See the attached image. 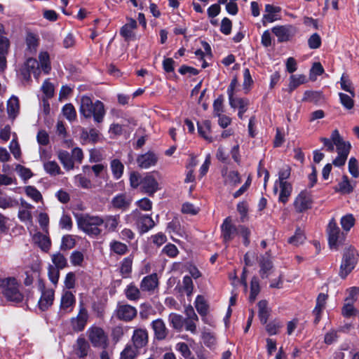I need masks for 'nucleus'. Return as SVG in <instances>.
<instances>
[{
	"mask_svg": "<svg viewBox=\"0 0 359 359\" xmlns=\"http://www.w3.org/2000/svg\"><path fill=\"white\" fill-rule=\"evenodd\" d=\"M39 62L34 58H28L20 69V74L22 79L28 81L30 79V74L32 73L36 79L40 76L39 66L44 74H48L50 69L49 55L47 52H41L39 55Z\"/></svg>",
	"mask_w": 359,
	"mask_h": 359,
	"instance_id": "1",
	"label": "nucleus"
},
{
	"mask_svg": "<svg viewBox=\"0 0 359 359\" xmlns=\"http://www.w3.org/2000/svg\"><path fill=\"white\" fill-rule=\"evenodd\" d=\"M79 111L85 118L93 116L95 121L100 123L104 115V104L99 100L93 103L89 97L83 96L81 98Z\"/></svg>",
	"mask_w": 359,
	"mask_h": 359,
	"instance_id": "2",
	"label": "nucleus"
},
{
	"mask_svg": "<svg viewBox=\"0 0 359 359\" xmlns=\"http://www.w3.org/2000/svg\"><path fill=\"white\" fill-rule=\"evenodd\" d=\"M102 217L89 215H82L77 219L78 227L91 236H99L102 231L99 228L103 224Z\"/></svg>",
	"mask_w": 359,
	"mask_h": 359,
	"instance_id": "3",
	"label": "nucleus"
},
{
	"mask_svg": "<svg viewBox=\"0 0 359 359\" xmlns=\"http://www.w3.org/2000/svg\"><path fill=\"white\" fill-rule=\"evenodd\" d=\"M222 236L226 242L233 239L237 236H241L243 238V243L245 246H248L250 243L248 236L250 232L249 229L242 225L238 226L233 225L228 218L224 220L222 226Z\"/></svg>",
	"mask_w": 359,
	"mask_h": 359,
	"instance_id": "4",
	"label": "nucleus"
},
{
	"mask_svg": "<svg viewBox=\"0 0 359 359\" xmlns=\"http://www.w3.org/2000/svg\"><path fill=\"white\" fill-rule=\"evenodd\" d=\"M0 290L8 301L20 302L23 299V296L19 290V284L14 278L0 279Z\"/></svg>",
	"mask_w": 359,
	"mask_h": 359,
	"instance_id": "5",
	"label": "nucleus"
},
{
	"mask_svg": "<svg viewBox=\"0 0 359 359\" xmlns=\"http://www.w3.org/2000/svg\"><path fill=\"white\" fill-rule=\"evenodd\" d=\"M332 140L336 145L338 156L333 161L332 163L337 167H340L345 164L351 149V144L348 142L343 140L337 130L332 132Z\"/></svg>",
	"mask_w": 359,
	"mask_h": 359,
	"instance_id": "6",
	"label": "nucleus"
},
{
	"mask_svg": "<svg viewBox=\"0 0 359 359\" xmlns=\"http://www.w3.org/2000/svg\"><path fill=\"white\" fill-rule=\"evenodd\" d=\"M328 243L331 249H337L344 241V233L340 231L335 220L332 219L327 226Z\"/></svg>",
	"mask_w": 359,
	"mask_h": 359,
	"instance_id": "7",
	"label": "nucleus"
},
{
	"mask_svg": "<svg viewBox=\"0 0 359 359\" xmlns=\"http://www.w3.org/2000/svg\"><path fill=\"white\" fill-rule=\"evenodd\" d=\"M130 216L135 220L140 233H147L156 226V222L150 215L142 214L137 210L133 211Z\"/></svg>",
	"mask_w": 359,
	"mask_h": 359,
	"instance_id": "8",
	"label": "nucleus"
},
{
	"mask_svg": "<svg viewBox=\"0 0 359 359\" xmlns=\"http://www.w3.org/2000/svg\"><path fill=\"white\" fill-rule=\"evenodd\" d=\"M76 304V297L74 294L69 290H64L60 298V303L57 316L62 318L68 313L73 311Z\"/></svg>",
	"mask_w": 359,
	"mask_h": 359,
	"instance_id": "9",
	"label": "nucleus"
},
{
	"mask_svg": "<svg viewBox=\"0 0 359 359\" xmlns=\"http://www.w3.org/2000/svg\"><path fill=\"white\" fill-rule=\"evenodd\" d=\"M356 252L353 249H346L343 255L340 266L339 276L344 278L355 268L356 264Z\"/></svg>",
	"mask_w": 359,
	"mask_h": 359,
	"instance_id": "10",
	"label": "nucleus"
},
{
	"mask_svg": "<svg viewBox=\"0 0 359 359\" xmlns=\"http://www.w3.org/2000/svg\"><path fill=\"white\" fill-rule=\"evenodd\" d=\"M88 337L95 347L105 348L107 346V336L104 330L97 327H93L88 330Z\"/></svg>",
	"mask_w": 359,
	"mask_h": 359,
	"instance_id": "11",
	"label": "nucleus"
},
{
	"mask_svg": "<svg viewBox=\"0 0 359 359\" xmlns=\"http://www.w3.org/2000/svg\"><path fill=\"white\" fill-rule=\"evenodd\" d=\"M154 173L147 172L142 178L141 189L149 196H153L160 189L159 184L156 180Z\"/></svg>",
	"mask_w": 359,
	"mask_h": 359,
	"instance_id": "12",
	"label": "nucleus"
},
{
	"mask_svg": "<svg viewBox=\"0 0 359 359\" xmlns=\"http://www.w3.org/2000/svg\"><path fill=\"white\" fill-rule=\"evenodd\" d=\"M311 194L306 190L302 191L295 198L294 207L297 212H302L310 209L312 205Z\"/></svg>",
	"mask_w": 359,
	"mask_h": 359,
	"instance_id": "13",
	"label": "nucleus"
},
{
	"mask_svg": "<svg viewBox=\"0 0 359 359\" xmlns=\"http://www.w3.org/2000/svg\"><path fill=\"white\" fill-rule=\"evenodd\" d=\"M279 42L287 41L296 32V29L291 25L275 26L271 29Z\"/></svg>",
	"mask_w": 359,
	"mask_h": 359,
	"instance_id": "14",
	"label": "nucleus"
},
{
	"mask_svg": "<svg viewBox=\"0 0 359 359\" xmlns=\"http://www.w3.org/2000/svg\"><path fill=\"white\" fill-rule=\"evenodd\" d=\"M88 318L87 310L82 306H80L79 313L76 317L71 318V325L76 332L82 331L87 323Z\"/></svg>",
	"mask_w": 359,
	"mask_h": 359,
	"instance_id": "15",
	"label": "nucleus"
},
{
	"mask_svg": "<svg viewBox=\"0 0 359 359\" xmlns=\"http://www.w3.org/2000/svg\"><path fill=\"white\" fill-rule=\"evenodd\" d=\"M158 156L153 151H148L147 153L139 155L137 157L136 161L137 165L142 169H148L152 166L156 165L158 162Z\"/></svg>",
	"mask_w": 359,
	"mask_h": 359,
	"instance_id": "16",
	"label": "nucleus"
},
{
	"mask_svg": "<svg viewBox=\"0 0 359 359\" xmlns=\"http://www.w3.org/2000/svg\"><path fill=\"white\" fill-rule=\"evenodd\" d=\"M132 203L131 197L126 194H118L116 195L111 201V207L114 209L121 211L127 210Z\"/></svg>",
	"mask_w": 359,
	"mask_h": 359,
	"instance_id": "17",
	"label": "nucleus"
},
{
	"mask_svg": "<svg viewBox=\"0 0 359 359\" xmlns=\"http://www.w3.org/2000/svg\"><path fill=\"white\" fill-rule=\"evenodd\" d=\"M116 315L120 320L130 321L137 316V309L128 304H120L117 306Z\"/></svg>",
	"mask_w": 359,
	"mask_h": 359,
	"instance_id": "18",
	"label": "nucleus"
},
{
	"mask_svg": "<svg viewBox=\"0 0 359 359\" xmlns=\"http://www.w3.org/2000/svg\"><path fill=\"white\" fill-rule=\"evenodd\" d=\"M222 175L224 184L231 188H233L241 182L240 175L236 170L224 168L222 170Z\"/></svg>",
	"mask_w": 359,
	"mask_h": 359,
	"instance_id": "19",
	"label": "nucleus"
},
{
	"mask_svg": "<svg viewBox=\"0 0 359 359\" xmlns=\"http://www.w3.org/2000/svg\"><path fill=\"white\" fill-rule=\"evenodd\" d=\"M148 332L145 328H137L134 330L132 341L136 348H141L148 343Z\"/></svg>",
	"mask_w": 359,
	"mask_h": 359,
	"instance_id": "20",
	"label": "nucleus"
},
{
	"mask_svg": "<svg viewBox=\"0 0 359 359\" xmlns=\"http://www.w3.org/2000/svg\"><path fill=\"white\" fill-rule=\"evenodd\" d=\"M9 46L8 38L0 34V73H3L7 67L6 56Z\"/></svg>",
	"mask_w": 359,
	"mask_h": 359,
	"instance_id": "21",
	"label": "nucleus"
},
{
	"mask_svg": "<svg viewBox=\"0 0 359 359\" xmlns=\"http://www.w3.org/2000/svg\"><path fill=\"white\" fill-rule=\"evenodd\" d=\"M55 291L50 288H43L41 296L39 300V306L41 310L48 309L53 303Z\"/></svg>",
	"mask_w": 359,
	"mask_h": 359,
	"instance_id": "22",
	"label": "nucleus"
},
{
	"mask_svg": "<svg viewBox=\"0 0 359 359\" xmlns=\"http://www.w3.org/2000/svg\"><path fill=\"white\" fill-rule=\"evenodd\" d=\"M151 328L157 340H163L168 334V330L163 320L161 318L152 321Z\"/></svg>",
	"mask_w": 359,
	"mask_h": 359,
	"instance_id": "23",
	"label": "nucleus"
},
{
	"mask_svg": "<svg viewBox=\"0 0 359 359\" xmlns=\"http://www.w3.org/2000/svg\"><path fill=\"white\" fill-rule=\"evenodd\" d=\"M158 285V280L156 273H152L145 276L140 283V288L142 291H154Z\"/></svg>",
	"mask_w": 359,
	"mask_h": 359,
	"instance_id": "24",
	"label": "nucleus"
},
{
	"mask_svg": "<svg viewBox=\"0 0 359 359\" xmlns=\"http://www.w3.org/2000/svg\"><path fill=\"white\" fill-rule=\"evenodd\" d=\"M230 106L233 109H238V116L240 118H243L244 113L247 111L249 100L247 99L233 97L229 100Z\"/></svg>",
	"mask_w": 359,
	"mask_h": 359,
	"instance_id": "25",
	"label": "nucleus"
},
{
	"mask_svg": "<svg viewBox=\"0 0 359 359\" xmlns=\"http://www.w3.org/2000/svg\"><path fill=\"white\" fill-rule=\"evenodd\" d=\"M185 312L187 315V319H185V329L194 333L196 332V322L198 320V318L192 306L187 307Z\"/></svg>",
	"mask_w": 359,
	"mask_h": 359,
	"instance_id": "26",
	"label": "nucleus"
},
{
	"mask_svg": "<svg viewBox=\"0 0 359 359\" xmlns=\"http://www.w3.org/2000/svg\"><path fill=\"white\" fill-rule=\"evenodd\" d=\"M280 8L278 6H274L271 4H266L265 14L263 15V23L273 22L279 19L278 13Z\"/></svg>",
	"mask_w": 359,
	"mask_h": 359,
	"instance_id": "27",
	"label": "nucleus"
},
{
	"mask_svg": "<svg viewBox=\"0 0 359 359\" xmlns=\"http://www.w3.org/2000/svg\"><path fill=\"white\" fill-rule=\"evenodd\" d=\"M203 344L211 350L215 349L217 346V338L212 329L203 327Z\"/></svg>",
	"mask_w": 359,
	"mask_h": 359,
	"instance_id": "28",
	"label": "nucleus"
},
{
	"mask_svg": "<svg viewBox=\"0 0 359 359\" xmlns=\"http://www.w3.org/2000/svg\"><path fill=\"white\" fill-rule=\"evenodd\" d=\"M260 266V275L262 278H267L270 271L272 269V262L269 255L266 253L264 255L262 256L259 261Z\"/></svg>",
	"mask_w": 359,
	"mask_h": 359,
	"instance_id": "29",
	"label": "nucleus"
},
{
	"mask_svg": "<svg viewBox=\"0 0 359 359\" xmlns=\"http://www.w3.org/2000/svg\"><path fill=\"white\" fill-rule=\"evenodd\" d=\"M280 187V193L278 196V201L283 203H286L291 195L292 187L289 182H283L278 184V187Z\"/></svg>",
	"mask_w": 359,
	"mask_h": 359,
	"instance_id": "30",
	"label": "nucleus"
},
{
	"mask_svg": "<svg viewBox=\"0 0 359 359\" xmlns=\"http://www.w3.org/2000/svg\"><path fill=\"white\" fill-rule=\"evenodd\" d=\"M20 110L19 100L16 96H12L7 102V111L9 117L14 119Z\"/></svg>",
	"mask_w": 359,
	"mask_h": 359,
	"instance_id": "31",
	"label": "nucleus"
},
{
	"mask_svg": "<svg viewBox=\"0 0 359 359\" xmlns=\"http://www.w3.org/2000/svg\"><path fill=\"white\" fill-rule=\"evenodd\" d=\"M103 224L105 229L109 231H115L120 222L119 215H107L102 218Z\"/></svg>",
	"mask_w": 359,
	"mask_h": 359,
	"instance_id": "32",
	"label": "nucleus"
},
{
	"mask_svg": "<svg viewBox=\"0 0 359 359\" xmlns=\"http://www.w3.org/2000/svg\"><path fill=\"white\" fill-rule=\"evenodd\" d=\"M137 28V22L133 19H129L128 22L123 25L120 31L121 35L125 38L126 41L130 39L133 36V32Z\"/></svg>",
	"mask_w": 359,
	"mask_h": 359,
	"instance_id": "33",
	"label": "nucleus"
},
{
	"mask_svg": "<svg viewBox=\"0 0 359 359\" xmlns=\"http://www.w3.org/2000/svg\"><path fill=\"white\" fill-rule=\"evenodd\" d=\"M327 296L323 293L319 294L316 299V305L314 308L313 313L316 316L315 322L317 323L320 316L322 311L325 309Z\"/></svg>",
	"mask_w": 359,
	"mask_h": 359,
	"instance_id": "34",
	"label": "nucleus"
},
{
	"mask_svg": "<svg viewBox=\"0 0 359 359\" xmlns=\"http://www.w3.org/2000/svg\"><path fill=\"white\" fill-rule=\"evenodd\" d=\"M33 239L43 251H47L49 249L50 241L47 236L38 232L34 235Z\"/></svg>",
	"mask_w": 359,
	"mask_h": 359,
	"instance_id": "35",
	"label": "nucleus"
},
{
	"mask_svg": "<svg viewBox=\"0 0 359 359\" xmlns=\"http://www.w3.org/2000/svg\"><path fill=\"white\" fill-rule=\"evenodd\" d=\"M57 156L65 169H67V170L73 169L74 161L68 151H60L58 152Z\"/></svg>",
	"mask_w": 359,
	"mask_h": 359,
	"instance_id": "36",
	"label": "nucleus"
},
{
	"mask_svg": "<svg viewBox=\"0 0 359 359\" xmlns=\"http://www.w3.org/2000/svg\"><path fill=\"white\" fill-rule=\"evenodd\" d=\"M18 205V202L11 198V196H6L3 194L0 189V208L2 209H8L15 208Z\"/></svg>",
	"mask_w": 359,
	"mask_h": 359,
	"instance_id": "37",
	"label": "nucleus"
},
{
	"mask_svg": "<svg viewBox=\"0 0 359 359\" xmlns=\"http://www.w3.org/2000/svg\"><path fill=\"white\" fill-rule=\"evenodd\" d=\"M111 170L116 180L120 179L123 173L124 165L118 159H114L110 163Z\"/></svg>",
	"mask_w": 359,
	"mask_h": 359,
	"instance_id": "38",
	"label": "nucleus"
},
{
	"mask_svg": "<svg viewBox=\"0 0 359 359\" xmlns=\"http://www.w3.org/2000/svg\"><path fill=\"white\" fill-rule=\"evenodd\" d=\"M306 76L303 74H294L290 77L289 90L293 91L299 86L306 83Z\"/></svg>",
	"mask_w": 359,
	"mask_h": 359,
	"instance_id": "39",
	"label": "nucleus"
},
{
	"mask_svg": "<svg viewBox=\"0 0 359 359\" xmlns=\"http://www.w3.org/2000/svg\"><path fill=\"white\" fill-rule=\"evenodd\" d=\"M169 321L172 327L175 330H181L185 326V319L177 313H171L169 316Z\"/></svg>",
	"mask_w": 359,
	"mask_h": 359,
	"instance_id": "40",
	"label": "nucleus"
},
{
	"mask_svg": "<svg viewBox=\"0 0 359 359\" xmlns=\"http://www.w3.org/2000/svg\"><path fill=\"white\" fill-rule=\"evenodd\" d=\"M322 99L323 95L320 92L308 90L304 93L302 100L304 102H309L317 104Z\"/></svg>",
	"mask_w": 359,
	"mask_h": 359,
	"instance_id": "41",
	"label": "nucleus"
},
{
	"mask_svg": "<svg viewBox=\"0 0 359 359\" xmlns=\"http://www.w3.org/2000/svg\"><path fill=\"white\" fill-rule=\"evenodd\" d=\"M51 260L55 266L54 267L62 269L67 265V260L66 257L60 252L53 254L51 256Z\"/></svg>",
	"mask_w": 359,
	"mask_h": 359,
	"instance_id": "42",
	"label": "nucleus"
},
{
	"mask_svg": "<svg viewBox=\"0 0 359 359\" xmlns=\"http://www.w3.org/2000/svg\"><path fill=\"white\" fill-rule=\"evenodd\" d=\"M266 301L262 300L258 303L259 317L262 324H265L267 321L269 311L267 306Z\"/></svg>",
	"mask_w": 359,
	"mask_h": 359,
	"instance_id": "43",
	"label": "nucleus"
},
{
	"mask_svg": "<svg viewBox=\"0 0 359 359\" xmlns=\"http://www.w3.org/2000/svg\"><path fill=\"white\" fill-rule=\"evenodd\" d=\"M109 247L111 252L119 255L126 254L128 250V246L126 244L116 241L111 242Z\"/></svg>",
	"mask_w": 359,
	"mask_h": 359,
	"instance_id": "44",
	"label": "nucleus"
},
{
	"mask_svg": "<svg viewBox=\"0 0 359 359\" xmlns=\"http://www.w3.org/2000/svg\"><path fill=\"white\" fill-rule=\"evenodd\" d=\"M44 170L50 175H58L61 173L60 168L58 164L53 161L45 162L43 163Z\"/></svg>",
	"mask_w": 359,
	"mask_h": 359,
	"instance_id": "45",
	"label": "nucleus"
},
{
	"mask_svg": "<svg viewBox=\"0 0 359 359\" xmlns=\"http://www.w3.org/2000/svg\"><path fill=\"white\" fill-rule=\"evenodd\" d=\"M126 297L131 301H135L140 298V291L134 285H129L125 290Z\"/></svg>",
	"mask_w": 359,
	"mask_h": 359,
	"instance_id": "46",
	"label": "nucleus"
},
{
	"mask_svg": "<svg viewBox=\"0 0 359 359\" xmlns=\"http://www.w3.org/2000/svg\"><path fill=\"white\" fill-rule=\"evenodd\" d=\"M88 344L83 338H79L76 341V353L79 357H84L88 353Z\"/></svg>",
	"mask_w": 359,
	"mask_h": 359,
	"instance_id": "47",
	"label": "nucleus"
},
{
	"mask_svg": "<svg viewBox=\"0 0 359 359\" xmlns=\"http://www.w3.org/2000/svg\"><path fill=\"white\" fill-rule=\"evenodd\" d=\"M290 176V169L287 167L285 168H283L279 171L278 173V180L276 181L274 187H273V191L274 193L278 192V184H281L283 182H287L286 181L287 179H288Z\"/></svg>",
	"mask_w": 359,
	"mask_h": 359,
	"instance_id": "48",
	"label": "nucleus"
},
{
	"mask_svg": "<svg viewBox=\"0 0 359 359\" xmlns=\"http://www.w3.org/2000/svg\"><path fill=\"white\" fill-rule=\"evenodd\" d=\"M305 239L304 232L300 229H297L294 235L288 239V243L294 246H299L304 242Z\"/></svg>",
	"mask_w": 359,
	"mask_h": 359,
	"instance_id": "49",
	"label": "nucleus"
},
{
	"mask_svg": "<svg viewBox=\"0 0 359 359\" xmlns=\"http://www.w3.org/2000/svg\"><path fill=\"white\" fill-rule=\"evenodd\" d=\"M26 43L30 53H35L39 46V39L35 34L29 33L27 36Z\"/></svg>",
	"mask_w": 359,
	"mask_h": 359,
	"instance_id": "50",
	"label": "nucleus"
},
{
	"mask_svg": "<svg viewBox=\"0 0 359 359\" xmlns=\"http://www.w3.org/2000/svg\"><path fill=\"white\" fill-rule=\"evenodd\" d=\"M208 306L203 301V327H207L205 325L210 327V329H214L215 327V320L214 318L208 314Z\"/></svg>",
	"mask_w": 359,
	"mask_h": 359,
	"instance_id": "51",
	"label": "nucleus"
},
{
	"mask_svg": "<svg viewBox=\"0 0 359 359\" xmlns=\"http://www.w3.org/2000/svg\"><path fill=\"white\" fill-rule=\"evenodd\" d=\"M341 225L344 231H348L355 224V219L351 214L343 216L340 221Z\"/></svg>",
	"mask_w": 359,
	"mask_h": 359,
	"instance_id": "52",
	"label": "nucleus"
},
{
	"mask_svg": "<svg viewBox=\"0 0 359 359\" xmlns=\"http://www.w3.org/2000/svg\"><path fill=\"white\" fill-rule=\"evenodd\" d=\"M62 113L69 121H72L76 118V110L72 104H66L62 108Z\"/></svg>",
	"mask_w": 359,
	"mask_h": 359,
	"instance_id": "53",
	"label": "nucleus"
},
{
	"mask_svg": "<svg viewBox=\"0 0 359 359\" xmlns=\"http://www.w3.org/2000/svg\"><path fill=\"white\" fill-rule=\"evenodd\" d=\"M182 289L186 292L187 297H190L193 292V281L191 277L185 276L181 285Z\"/></svg>",
	"mask_w": 359,
	"mask_h": 359,
	"instance_id": "54",
	"label": "nucleus"
},
{
	"mask_svg": "<svg viewBox=\"0 0 359 359\" xmlns=\"http://www.w3.org/2000/svg\"><path fill=\"white\" fill-rule=\"evenodd\" d=\"M259 292V283L257 277H253L251 280L250 301L254 302Z\"/></svg>",
	"mask_w": 359,
	"mask_h": 359,
	"instance_id": "55",
	"label": "nucleus"
},
{
	"mask_svg": "<svg viewBox=\"0 0 359 359\" xmlns=\"http://www.w3.org/2000/svg\"><path fill=\"white\" fill-rule=\"evenodd\" d=\"M341 104L347 109H351L353 107L354 102L352 95H348L342 93L339 94Z\"/></svg>",
	"mask_w": 359,
	"mask_h": 359,
	"instance_id": "56",
	"label": "nucleus"
},
{
	"mask_svg": "<svg viewBox=\"0 0 359 359\" xmlns=\"http://www.w3.org/2000/svg\"><path fill=\"white\" fill-rule=\"evenodd\" d=\"M137 355L136 348L130 345L125 347L121 353V359H134Z\"/></svg>",
	"mask_w": 359,
	"mask_h": 359,
	"instance_id": "57",
	"label": "nucleus"
},
{
	"mask_svg": "<svg viewBox=\"0 0 359 359\" xmlns=\"http://www.w3.org/2000/svg\"><path fill=\"white\" fill-rule=\"evenodd\" d=\"M133 258L130 256L123 259L121 265V272L123 275L127 276L132 271Z\"/></svg>",
	"mask_w": 359,
	"mask_h": 359,
	"instance_id": "58",
	"label": "nucleus"
},
{
	"mask_svg": "<svg viewBox=\"0 0 359 359\" xmlns=\"http://www.w3.org/2000/svg\"><path fill=\"white\" fill-rule=\"evenodd\" d=\"M76 242L74 237L71 235L64 236L62 238L61 249L69 250L75 246Z\"/></svg>",
	"mask_w": 359,
	"mask_h": 359,
	"instance_id": "59",
	"label": "nucleus"
},
{
	"mask_svg": "<svg viewBox=\"0 0 359 359\" xmlns=\"http://www.w3.org/2000/svg\"><path fill=\"white\" fill-rule=\"evenodd\" d=\"M162 253L170 258H174L179 254V250L174 244L168 243L162 249Z\"/></svg>",
	"mask_w": 359,
	"mask_h": 359,
	"instance_id": "60",
	"label": "nucleus"
},
{
	"mask_svg": "<svg viewBox=\"0 0 359 359\" xmlns=\"http://www.w3.org/2000/svg\"><path fill=\"white\" fill-rule=\"evenodd\" d=\"M15 170L19 176L24 180H27L31 178L32 176V172L30 169L25 168L20 164L16 165Z\"/></svg>",
	"mask_w": 359,
	"mask_h": 359,
	"instance_id": "61",
	"label": "nucleus"
},
{
	"mask_svg": "<svg viewBox=\"0 0 359 359\" xmlns=\"http://www.w3.org/2000/svg\"><path fill=\"white\" fill-rule=\"evenodd\" d=\"M348 171L353 177H359V165L357 160L353 157L348 161Z\"/></svg>",
	"mask_w": 359,
	"mask_h": 359,
	"instance_id": "62",
	"label": "nucleus"
},
{
	"mask_svg": "<svg viewBox=\"0 0 359 359\" xmlns=\"http://www.w3.org/2000/svg\"><path fill=\"white\" fill-rule=\"evenodd\" d=\"M26 194L34 201L39 202L42 199L41 193L34 187L28 186L25 189Z\"/></svg>",
	"mask_w": 359,
	"mask_h": 359,
	"instance_id": "63",
	"label": "nucleus"
},
{
	"mask_svg": "<svg viewBox=\"0 0 359 359\" xmlns=\"http://www.w3.org/2000/svg\"><path fill=\"white\" fill-rule=\"evenodd\" d=\"M41 90L46 97H52L54 95V86L48 79L46 80L42 86Z\"/></svg>",
	"mask_w": 359,
	"mask_h": 359,
	"instance_id": "64",
	"label": "nucleus"
}]
</instances>
